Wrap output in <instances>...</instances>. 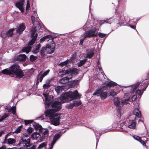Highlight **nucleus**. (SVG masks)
<instances>
[{
  "label": "nucleus",
  "instance_id": "obj_60",
  "mask_svg": "<svg viewBox=\"0 0 149 149\" xmlns=\"http://www.w3.org/2000/svg\"><path fill=\"white\" fill-rule=\"evenodd\" d=\"M22 144L21 142H20L19 143L18 145H19V146H21V144Z\"/></svg>",
  "mask_w": 149,
  "mask_h": 149
},
{
  "label": "nucleus",
  "instance_id": "obj_10",
  "mask_svg": "<svg viewBox=\"0 0 149 149\" xmlns=\"http://www.w3.org/2000/svg\"><path fill=\"white\" fill-rule=\"evenodd\" d=\"M24 3V0H21L15 3L16 6L18 8L22 13L24 11V7L23 6Z\"/></svg>",
  "mask_w": 149,
  "mask_h": 149
},
{
  "label": "nucleus",
  "instance_id": "obj_58",
  "mask_svg": "<svg viewBox=\"0 0 149 149\" xmlns=\"http://www.w3.org/2000/svg\"><path fill=\"white\" fill-rule=\"evenodd\" d=\"M120 128H121V130H120L121 131H125V130H123V128L121 127Z\"/></svg>",
  "mask_w": 149,
  "mask_h": 149
},
{
  "label": "nucleus",
  "instance_id": "obj_47",
  "mask_svg": "<svg viewBox=\"0 0 149 149\" xmlns=\"http://www.w3.org/2000/svg\"><path fill=\"white\" fill-rule=\"evenodd\" d=\"M50 85L49 84H44L43 87L45 89H48L50 86Z\"/></svg>",
  "mask_w": 149,
  "mask_h": 149
},
{
  "label": "nucleus",
  "instance_id": "obj_12",
  "mask_svg": "<svg viewBox=\"0 0 149 149\" xmlns=\"http://www.w3.org/2000/svg\"><path fill=\"white\" fill-rule=\"evenodd\" d=\"M60 136L61 134L60 133H57L53 137V140L51 143L50 147L49 149H52L54 145L55 144L57 140L60 137Z\"/></svg>",
  "mask_w": 149,
  "mask_h": 149
},
{
  "label": "nucleus",
  "instance_id": "obj_51",
  "mask_svg": "<svg viewBox=\"0 0 149 149\" xmlns=\"http://www.w3.org/2000/svg\"><path fill=\"white\" fill-rule=\"evenodd\" d=\"M137 95H134L131 98V100L132 101H135V100L137 98Z\"/></svg>",
  "mask_w": 149,
  "mask_h": 149
},
{
  "label": "nucleus",
  "instance_id": "obj_8",
  "mask_svg": "<svg viewBox=\"0 0 149 149\" xmlns=\"http://www.w3.org/2000/svg\"><path fill=\"white\" fill-rule=\"evenodd\" d=\"M43 95L45 97V107L46 108L49 107L50 105L53 101V97L52 98H48V95L47 94H43Z\"/></svg>",
  "mask_w": 149,
  "mask_h": 149
},
{
  "label": "nucleus",
  "instance_id": "obj_36",
  "mask_svg": "<svg viewBox=\"0 0 149 149\" xmlns=\"http://www.w3.org/2000/svg\"><path fill=\"white\" fill-rule=\"evenodd\" d=\"M117 92H116L114 90H111V91H110L109 92V96H112L113 97L114 96H115L117 94ZM119 93V92H118V93Z\"/></svg>",
  "mask_w": 149,
  "mask_h": 149
},
{
  "label": "nucleus",
  "instance_id": "obj_41",
  "mask_svg": "<svg viewBox=\"0 0 149 149\" xmlns=\"http://www.w3.org/2000/svg\"><path fill=\"white\" fill-rule=\"evenodd\" d=\"M37 58V57L36 56H35L32 55H31L30 57V60L32 62L36 60V59Z\"/></svg>",
  "mask_w": 149,
  "mask_h": 149
},
{
  "label": "nucleus",
  "instance_id": "obj_22",
  "mask_svg": "<svg viewBox=\"0 0 149 149\" xmlns=\"http://www.w3.org/2000/svg\"><path fill=\"white\" fill-rule=\"evenodd\" d=\"M86 58H90L93 56L94 53L93 50H88L87 51Z\"/></svg>",
  "mask_w": 149,
  "mask_h": 149
},
{
  "label": "nucleus",
  "instance_id": "obj_26",
  "mask_svg": "<svg viewBox=\"0 0 149 149\" xmlns=\"http://www.w3.org/2000/svg\"><path fill=\"white\" fill-rule=\"evenodd\" d=\"M22 140L26 139H31L30 138L29 135L26 133L23 134L22 136Z\"/></svg>",
  "mask_w": 149,
  "mask_h": 149
},
{
  "label": "nucleus",
  "instance_id": "obj_46",
  "mask_svg": "<svg viewBox=\"0 0 149 149\" xmlns=\"http://www.w3.org/2000/svg\"><path fill=\"white\" fill-rule=\"evenodd\" d=\"M30 8L29 1L28 0H27V5L26 6V10H30Z\"/></svg>",
  "mask_w": 149,
  "mask_h": 149
},
{
  "label": "nucleus",
  "instance_id": "obj_16",
  "mask_svg": "<svg viewBox=\"0 0 149 149\" xmlns=\"http://www.w3.org/2000/svg\"><path fill=\"white\" fill-rule=\"evenodd\" d=\"M139 85V84H137L132 85V87H129L128 88V93H133L137 88Z\"/></svg>",
  "mask_w": 149,
  "mask_h": 149
},
{
  "label": "nucleus",
  "instance_id": "obj_20",
  "mask_svg": "<svg viewBox=\"0 0 149 149\" xmlns=\"http://www.w3.org/2000/svg\"><path fill=\"white\" fill-rule=\"evenodd\" d=\"M71 77V75L70 76L69 78L67 77H63L59 80V82L62 84L66 83L69 81V78Z\"/></svg>",
  "mask_w": 149,
  "mask_h": 149
},
{
  "label": "nucleus",
  "instance_id": "obj_54",
  "mask_svg": "<svg viewBox=\"0 0 149 149\" xmlns=\"http://www.w3.org/2000/svg\"><path fill=\"white\" fill-rule=\"evenodd\" d=\"M100 24L101 25L104 24L105 22L107 23L106 21L105 20L102 21H100Z\"/></svg>",
  "mask_w": 149,
  "mask_h": 149
},
{
  "label": "nucleus",
  "instance_id": "obj_31",
  "mask_svg": "<svg viewBox=\"0 0 149 149\" xmlns=\"http://www.w3.org/2000/svg\"><path fill=\"white\" fill-rule=\"evenodd\" d=\"M14 30V29H12L6 32L8 37L11 36L13 35V32Z\"/></svg>",
  "mask_w": 149,
  "mask_h": 149
},
{
  "label": "nucleus",
  "instance_id": "obj_62",
  "mask_svg": "<svg viewBox=\"0 0 149 149\" xmlns=\"http://www.w3.org/2000/svg\"><path fill=\"white\" fill-rule=\"evenodd\" d=\"M99 70L100 71L101 70V68H98Z\"/></svg>",
  "mask_w": 149,
  "mask_h": 149
},
{
  "label": "nucleus",
  "instance_id": "obj_44",
  "mask_svg": "<svg viewBox=\"0 0 149 149\" xmlns=\"http://www.w3.org/2000/svg\"><path fill=\"white\" fill-rule=\"evenodd\" d=\"M90 25L89 22H87L86 24L84 25V26L83 27V29L84 30L87 29H88V28H89V27L88 26Z\"/></svg>",
  "mask_w": 149,
  "mask_h": 149
},
{
  "label": "nucleus",
  "instance_id": "obj_21",
  "mask_svg": "<svg viewBox=\"0 0 149 149\" xmlns=\"http://www.w3.org/2000/svg\"><path fill=\"white\" fill-rule=\"evenodd\" d=\"M133 113L134 115L139 118L141 116V112L138 108H135L134 109Z\"/></svg>",
  "mask_w": 149,
  "mask_h": 149
},
{
  "label": "nucleus",
  "instance_id": "obj_14",
  "mask_svg": "<svg viewBox=\"0 0 149 149\" xmlns=\"http://www.w3.org/2000/svg\"><path fill=\"white\" fill-rule=\"evenodd\" d=\"M23 146L24 147H28L31 146V144L30 143V139H26L22 140Z\"/></svg>",
  "mask_w": 149,
  "mask_h": 149
},
{
  "label": "nucleus",
  "instance_id": "obj_55",
  "mask_svg": "<svg viewBox=\"0 0 149 149\" xmlns=\"http://www.w3.org/2000/svg\"><path fill=\"white\" fill-rule=\"evenodd\" d=\"M125 122H123L122 123H121L120 124V127H123L125 125Z\"/></svg>",
  "mask_w": 149,
  "mask_h": 149
},
{
  "label": "nucleus",
  "instance_id": "obj_4",
  "mask_svg": "<svg viewBox=\"0 0 149 149\" xmlns=\"http://www.w3.org/2000/svg\"><path fill=\"white\" fill-rule=\"evenodd\" d=\"M108 88L107 86L101 87L97 89L93 94L97 96H100L101 99L104 100L107 98V94L106 92H103V91L107 90Z\"/></svg>",
  "mask_w": 149,
  "mask_h": 149
},
{
  "label": "nucleus",
  "instance_id": "obj_2",
  "mask_svg": "<svg viewBox=\"0 0 149 149\" xmlns=\"http://www.w3.org/2000/svg\"><path fill=\"white\" fill-rule=\"evenodd\" d=\"M1 72L3 74L7 75H13L18 78H22L24 75V72L17 65H13L9 69H6L3 70Z\"/></svg>",
  "mask_w": 149,
  "mask_h": 149
},
{
  "label": "nucleus",
  "instance_id": "obj_19",
  "mask_svg": "<svg viewBox=\"0 0 149 149\" xmlns=\"http://www.w3.org/2000/svg\"><path fill=\"white\" fill-rule=\"evenodd\" d=\"M40 135L39 133L35 132L33 133L31 135V137L33 139L37 140L39 138L40 139Z\"/></svg>",
  "mask_w": 149,
  "mask_h": 149
},
{
  "label": "nucleus",
  "instance_id": "obj_42",
  "mask_svg": "<svg viewBox=\"0 0 149 149\" xmlns=\"http://www.w3.org/2000/svg\"><path fill=\"white\" fill-rule=\"evenodd\" d=\"M21 130V128L20 126L17 128L13 132V133H18L20 132Z\"/></svg>",
  "mask_w": 149,
  "mask_h": 149
},
{
  "label": "nucleus",
  "instance_id": "obj_25",
  "mask_svg": "<svg viewBox=\"0 0 149 149\" xmlns=\"http://www.w3.org/2000/svg\"><path fill=\"white\" fill-rule=\"evenodd\" d=\"M146 88L147 87H146L145 89H143L142 90V91L140 90H137L136 92V95H137V96H138V97H139V98H140L141 96L142 95L143 91L146 90Z\"/></svg>",
  "mask_w": 149,
  "mask_h": 149
},
{
  "label": "nucleus",
  "instance_id": "obj_6",
  "mask_svg": "<svg viewBox=\"0 0 149 149\" xmlns=\"http://www.w3.org/2000/svg\"><path fill=\"white\" fill-rule=\"evenodd\" d=\"M96 29L93 28L87 31L84 34L82 35V36L84 37V38H91L96 36L97 33L96 32Z\"/></svg>",
  "mask_w": 149,
  "mask_h": 149
},
{
  "label": "nucleus",
  "instance_id": "obj_45",
  "mask_svg": "<svg viewBox=\"0 0 149 149\" xmlns=\"http://www.w3.org/2000/svg\"><path fill=\"white\" fill-rule=\"evenodd\" d=\"M25 124L27 125L29 124L32 123L33 122V120H25L24 121Z\"/></svg>",
  "mask_w": 149,
  "mask_h": 149
},
{
  "label": "nucleus",
  "instance_id": "obj_13",
  "mask_svg": "<svg viewBox=\"0 0 149 149\" xmlns=\"http://www.w3.org/2000/svg\"><path fill=\"white\" fill-rule=\"evenodd\" d=\"M81 104V102L79 100H78L74 101L73 103L67 104V106L69 109H71L74 106H77Z\"/></svg>",
  "mask_w": 149,
  "mask_h": 149
},
{
  "label": "nucleus",
  "instance_id": "obj_3",
  "mask_svg": "<svg viewBox=\"0 0 149 149\" xmlns=\"http://www.w3.org/2000/svg\"><path fill=\"white\" fill-rule=\"evenodd\" d=\"M31 31L32 38L29 42L28 46L25 47L22 50L23 52H26V54L30 52L31 48L30 45H32L34 43L38 36L37 33L35 34L36 28H32Z\"/></svg>",
  "mask_w": 149,
  "mask_h": 149
},
{
  "label": "nucleus",
  "instance_id": "obj_39",
  "mask_svg": "<svg viewBox=\"0 0 149 149\" xmlns=\"http://www.w3.org/2000/svg\"><path fill=\"white\" fill-rule=\"evenodd\" d=\"M1 36L3 38H5L6 37H8L6 32L2 31L1 33Z\"/></svg>",
  "mask_w": 149,
  "mask_h": 149
},
{
  "label": "nucleus",
  "instance_id": "obj_53",
  "mask_svg": "<svg viewBox=\"0 0 149 149\" xmlns=\"http://www.w3.org/2000/svg\"><path fill=\"white\" fill-rule=\"evenodd\" d=\"M85 38H84H84H83V39H81L80 40V43L79 44V45H82V44H83V42L84 40V39H85Z\"/></svg>",
  "mask_w": 149,
  "mask_h": 149
},
{
  "label": "nucleus",
  "instance_id": "obj_11",
  "mask_svg": "<svg viewBox=\"0 0 149 149\" xmlns=\"http://www.w3.org/2000/svg\"><path fill=\"white\" fill-rule=\"evenodd\" d=\"M50 72L49 70H47L46 71L43 73V72L41 71L39 73L38 76V81L41 82L43 78L46 76Z\"/></svg>",
  "mask_w": 149,
  "mask_h": 149
},
{
  "label": "nucleus",
  "instance_id": "obj_27",
  "mask_svg": "<svg viewBox=\"0 0 149 149\" xmlns=\"http://www.w3.org/2000/svg\"><path fill=\"white\" fill-rule=\"evenodd\" d=\"M40 47V44H38L36 47L33 49V53L36 54L38 53L39 51Z\"/></svg>",
  "mask_w": 149,
  "mask_h": 149
},
{
  "label": "nucleus",
  "instance_id": "obj_63",
  "mask_svg": "<svg viewBox=\"0 0 149 149\" xmlns=\"http://www.w3.org/2000/svg\"><path fill=\"white\" fill-rule=\"evenodd\" d=\"M149 78V77H148V76H147V78L146 79H148Z\"/></svg>",
  "mask_w": 149,
  "mask_h": 149
},
{
  "label": "nucleus",
  "instance_id": "obj_40",
  "mask_svg": "<svg viewBox=\"0 0 149 149\" xmlns=\"http://www.w3.org/2000/svg\"><path fill=\"white\" fill-rule=\"evenodd\" d=\"M47 145V143L46 142H44L40 144L38 147V149H41L43 147H44L45 146H46Z\"/></svg>",
  "mask_w": 149,
  "mask_h": 149
},
{
  "label": "nucleus",
  "instance_id": "obj_24",
  "mask_svg": "<svg viewBox=\"0 0 149 149\" xmlns=\"http://www.w3.org/2000/svg\"><path fill=\"white\" fill-rule=\"evenodd\" d=\"M130 100V98L128 97L126 98L125 97H124L122 98L121 100V103L123 105H127V104H129V103L128 102V101Z\"/></svg>",
  "mask_w": 149,
  "mask_h": 149
},
{
  "label": "nucleus",
  "instance_id": "obj_34",
  "mask_svg": "<svg viewBox=\"0 0 149 149\" xmlns=\"http://www.w3.org/2000/svg\"><path fill=\"white\" fill-rule=\"evenodd\" d=\"M87 61L86 59H84L81 60L79 62H78L77 63L78 66L79 67H81Z\"/></svg>",
  "mask_w": 149,
  "mask_h": 149
},
{
  "label": "nucleus",
  "instance_id": "obj_50",
  "mask_svg": "<svg viewBox=\"0 0 149 149\" xmlns=\"http://www.w3.org/2000/svg\"><path fill=\"white\" fill-rule=\"evenodd\" d=\"M98 36L99 37L102 38L104 37L105 36L106 34L101 33H98Z\"/></svg>",
  "mask_w": 149,
  "mask_h": 149
},
{
  "label": "nucleus",
  "instance_id": "obj_29",
  "mask_svg": "<svg viewBox=\"0 0 149 149\" xmlns=\"http://www.w3.org/2000/svg\"><path fill=\"white\" fill-rule=\"evenodd\" d=\"M50 38H52V40H53V38H52V36L50 35H47L46 36H44L43 38L40 39V42H43L44 40H45V39H49Z\"/></svg>",
  "mask_w": 149,
  "mask_h": 149
},
{
  "label": "nucleus",
  "instance_id": "obj_48",
  "mask_svg": "<svg viewBox=\"0 0 149 149\" xmlns=\"http://www.w3.org/2000/svg\"><path fill=\"white\" fill-rule=\"evenodd\" d=\"M33 129L31 127H29L27 130V132L30 134L33 132Z\"/></svg>",
  "mask_w": 149,
  "mask_h": 149
},
{
  "label": "nucleus",
  "instance_id": "obj_43",
  "mask_svg": "<svg viewBox=\"0 0 149 149\" xmlns=\"http://www.w3.org/2000/svg\"><path fill=\"white\" fill-rule=\"evenodd\" d=\"M67 70H63V69L61 71L59 72V74H61V75H64L67 73Z\"/></svg>",
  "mask_w": 149,
  "mask_h": 149
},
{
  "label": "nucleus",
  "instance_id": "obj_5",
  "mask_svg": "<svg viewBox=\"0 0 149 149\" xmlns=\"http://www.w3.org/2000/svg\"><path fill=\"white\" fill-rule=\"evenodd\" d=\"M55 44L53 40H52V43L49 45H47L45 47H44L41 50L40 53L42 55L45 54H51L54 50Z\"/></svg>",
  "mask_w": 149,
  "mask_h": 149
},
{
  "label": "nucleus",
  "instance_id": "obj_52",
  "mask_svg": "<svg viewBox=\"0 0 149 149\" xmlns=\"http://www.w3.org/2000/svg\"><path fill=\"white\" fill-rule=\"evenodd\" d=\"M139 141L143 145H144L146 144V142L142 140L141 139Z\"/></svg>",
  "mask_w": 149,
  "mask_h": 149
},
{
  "label": "nucleus",
  "instance_id": "obj_64",
  "mask_svg": "<svg viewBox=\"0 0 149 149\" xmlns=\"http://www.w3.org/2000/svg\"><path fill=\"white\" fill-rule=\"evenodd\" d=\"M7 149H15L14 148H8Z\"/></svg>",
  "mask_w": 149,
  "mask_h": 149
},
{
  "label": "nucleus",
  "instance_id": "obj_33",
  "mask_svg": "<svg viewBox=\"0 0 149 149\" xmlns=\"http://www.w3.org/2000/svg\"><path fill=\"white\" fill-rule=\"evenodd\" d=\"M114 103L117 106H119L120 104V102L117 97H115L113 100Z\"/></svg>",
  "mask_w": 149,
  "mask_h": 149
},
{
  "label": "nucleus",
  "instance_id": "obj_37",
  "mask_svg": "<svg viewBox=\"0 0 149 149\" xmlns=\"http://www.w3.org/2000/svg\"><path fill=\"white\" fill-rule=\"evenodd\" d=\"M78 71H79L77 69L74 68L71 70V72L72 74L76 75L78 73Z\"/></svg>",
  "mask_w": 149,
  "mask_h": 149
},
{
  "label": "nucleus",
  "instance_id": "obj_30",
  "mask_svg": "<svg viewBox=\"0 0 149 149\" xmlns=\"http://www.w3.org/2000/svg\"><path fill=\"white\" fill-rule=\"evenodd\" d=\"M117 85L116 83L112 81L108 82L107 84V86H116Z\"/></svg>",
  "mask_w": 149,
  "mask_h": 149
},
{
  "label": "nucleus",
  "instance_id": "obj_9",
  "mask_svg": "<svg viewBox=\"0 0 149 149\" xmlns=\"http://www.w3.org/2000/svg\"><path fill=\"white\" fill-rule=\"evenodd\" d=\"M25 28L26 26L25 23H23L19 24L17 28L14 29L16 30V33L20 34L24 31Z\"/></svg>",
  "mask_w": 149,
  "mask_h": 149
},
{
  "label": "nucleus",
  "instance_id": "obj_56",
  "mask_svg": "<svg viewBox=\"0 0 149 149\" xmlns=\"http://www.w3.org/2000/svg\"><path fill=\"white\" fill-rule=\"evenodd\" d=\"M0 149H6V148L4 146H2L0 147Z\"/></svg>",
  "mask_w": 149,
  "mask_h": 149
},
{
  "label": "nucleus",
  "instance_id": "obj_15",
  "mask_svg": "<svg viewBox=\"0 0 149 149\" xmlns=\"http://www.w3.org/2000/svg\"><path fill=\"white\" fill-rule=\"evenodd\" d=\"M136 123L134 120H130L128 125V127L130 128L134 129L136 127Z\"/></svg>",
  "mask_w": 149,
  "mask_h": 149
},
{
  "label": "nucleus",
  "instance_id": "obj_57",
  "mask_svg": "<svg viewBox=\"0 0 149 149\" xmlns=\"http://www.w3.org/2000/svg\"><path fill=\"white\" fill-rule=\"evenodd\" d=\"M4 133L3 131H2L0 132V137L2 135V134H3Z\"/></svg>",
  "mask_w": 149,
  "mask_h": 149
},
{
  "label": "nucleus",
  "instance_id": "obj_28",
  "mask_svg": "<svg viewBox=\"0 0 149 149\" xmlns=\"http://www.w3.org/2000/svg\"><path fill=\"white\" fill-rule=\"evenodd\" d=\"M31 18L32 21V24L34 26L35 24H38V19L37 18L35 19L33 15L31 16Z\"/></svg>",
  "mask_w": 149,
  "mask_h": 149
},
{
  "label": "nucleus",
  "instance_id": "obj_18",
  "mask_svg": "<svg viewBox=\"0 0 149 149\" xmlns=\"http://www.w3.org/2000/svg\"><path fill=\"white\" fill-rule=\"evenodd\" d=\"M17 59L18 61H25L26 59V56L24 54H20L17 56Z\"/></svg>",
  "mask_w": 149,
  "mask_h": 149
},
{
  "label": "nucleus",
  "instance_id": "obj_17",
  "mask_svg": "<svg viewBox=\"0 0 149 149\" xmlns=\"http://www.w3.org/2000/svg\"><path fill=\"white\" fill-rule=\"evenodd\" d=\"M73 56H72V57H71L70 59H68L64 62L61 63H60L59 65L61 66H66L68 62H72L73 61Z\"/></svg>",
  "mask_w": 149,
  "mask_h": 149
},
{
  "label": "nucleus",
  "instance_id": "obj_61",
  "mask_svg": "<svg viewBox=\"0 0 149 149\" xmlns=\"http://www.w3.org/2000/svg\"><path fill=\"white\" fill-rule=\"evenodd\" d=\"M31 149H35V147H33L32 148H31Z\"/></svg>",
  "mask_w": 149,
  "mask_h": 149
},
{
  "label": "nucleus",
  "instance_id": "obj_38",
  "mask_svg": "<svg viewBox=\"0 0 149 149\" xmlns=\"http://www.w3.org/2000/svg\"><path fill=\"white\" fill-rule=\"evenodd\" d=\"M8 116V113H5L2 116V117L0 118V122L3 121L5 118H7Z\"/></svg>",
  "mask_w": 149,
  "mask_h": 149
},
{
  "label": "nucleus",
  "instance_id": "obj_59",
  "mask_svg": "<svg viewBox=\"0 0 149 149\" xmlns=\"http://www.w3.org/2000/svg\"><path fill=\"white\" fill-rule=\"evenodd\" d=\"M131 28H132V29H134V26H130Z\"/></svg>",
  "mask_w": 149,
  "mask_h": 149
},
{
  "label": "nucleus",
  "instance_id": "obj_7",
  "mask_svg": "<svg viewBox=\"0 0 149 149\" xmlns=\"http://www.w3.org/2000/svg\"><path fill=\"white\" fill-rule=\"evenodd\" d=\"M39 131L42 133V136L40 137L39 142L42 141L45 138L47 137L48 135V131L47 129L43 128L40 127L39 130Z\"/></svg>",
  "mask_w": 149,
  "mask_h": 149
},
{
  "label": "nucleus",
  "instance_id": "obj_35",
  "mask_svg": "<svg viewBox=\"0 0 149 149\" xmlns=\"http://www.w3.org/2000/svg\"><path fill=\"white\" fill-rule=\"evenodd\" d=\"M15 140L14 139L9 138L7 139V143L8 144H13L15 143Z\"/></svg>",
  "mask_w": 149,
  "mask_h": 149
},
{
  "label": "nucleus",
  "instance_id": "obj_1",
  "mask_svg": "<svg viewBox=\"0 0 149 149\" xmlns=\"http://www.w3.org/2000/svg\"><path fill=\"white\" fill-rule=\"evenodd\" d=\"M79 97V95L77 90H75L73 92L69 91L62 94L60 97V102H54L51 105L52 108L48 109L45 111V116L49 118L51 124L57 126L60 123V115L56 112L61 109V103L68 102Z\"/></svg>",
  "mask_w": 149,
  "mask_h": 149
},
{
  "label": "nucleus",
  "instance_id": "obj_49",
  "mask_svg": "<svg viewBox=\"0 0 149 149\" xmlns=\"http://www.w3.org/2000/svg\"><path fill=\"white\" fill-rule=\"evenodd\" d=\"M133 137L135 139L138 141H139L140 140H141V138L138 136L134 135L133 136Z\"/></svg>",
  "mask_w": 149,
  "mask_h": 149
},
{
  "label": "nucleus",
  "instance_id": "obj_23",
  "mask_svg": "<svg viewBox=\"0 0 149 149\" xmlns=\"http://www.w3.org/2000/svg\"><path fill=\"white\" fill-rule=\"evenodd\" d=\"M64 86H57L55 89V91L58 94L62 92L63 90L64 89Z\"/></svg>",
  "mask_w": 149,
  "mask_h": 149
},
{
  "label": "nucleus",
  "instance_id": "obj_32",
  "mask_svg": "<svg viewBox=\"0 0 149 149\" xmlns=\"http://www.w3.org/2000/svg\"><path fill=\"white\" fill-rule=\"evenodd\" d=\"M16 107L15 106H12L8 110V112H11L13 114H15Z\"/></svg>",
  "mask_w": 149,
  "mask_h": 149
}]
</instances>
